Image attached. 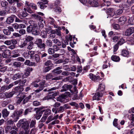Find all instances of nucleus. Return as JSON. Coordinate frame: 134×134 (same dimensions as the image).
Instances as JSON below:
<instances>
[{
    "mask_svg": "<svg viewBox=\"0 0 134 134\" xmlns=\"http://www.w3.org/2000/svg\"><path fill=\"white\" fill-rule=\"evenodd\" d=\"M33 37L30 36L26 35L25 37V40L27 42H30L32 40Z\"/></svg>",
    "mask_w": 134,
    "mask_h": 134,
    "instance_id": "obj_41",
    "label": "nucleus"
},
{
    "mask_svg": "<svg viewBox=\"0 0 134 134\" xmlns=\"http://www.w3.org/2000/svg\"><path fill=\"white\" fill-rule=\"evenodd\" d=\"M48 53L50 54H54L55 52L53 48H50L48 49Z\"/></svg>",
    "mask_w": 134,
    "mask_h": 134,
    "instance_id": "obj_48",
    "label": "nucleus"
},
{
    "mask_svg": "<svg viewBox=\"0 0 134 134\" xmlns=\"http://www.w3.org/2000/svg\"><path fill=\"white\" fill-rule=\"evenodd\" d=\"M99 2L100 0H89L88 2L91 6L97 7L99 5Z\"/></svg>",
    "mask_w": 134,
    "mask_h": 134,
    "instance_id": "obj_7",
    "label": "nucleus"
},
{
    "mask_svg": "<svg viewBox=\"0 0 134 134\" xmlns=\"http://www.w3.org/2000/svg\"><path fill=\"white\" fill-rule=\"evenodd\" d=\"M126 17L125 16H122L119 19V22L121 24H123L126 22Z\"/></svg>",
    "mask_w": 134,
    "mask_h": 134,
    "instance_id": "obj_18",
    "label": "nucleus"
},
{
    "mask_svg": "<svg viewBox=\"0 0 134 134\" xmlns=\"http://www.w3.org/2000/svg\"><path fill=\"white\" fill-rule=\"evenodd\" d=\"M42 115L41 112L39 111H36L35 114V118L37 120L40 119Z\"/></svg>",
    "mask_w": 134,
    "mask_h": 134,
    "instance_id": "obj_24",
    "label": "nucleus"
},
{
    "mask_svg": "<svg viewBox=\"0 0 134 134\" xmlns=\"http://www.w3.org/2000/svg\"><path fill=\"white\" fill-rule=\"evenodd\" d=\"M134 33V27H131L128 28L125 31V35L126 36H129Z\"/></svg>",
    "mask_w": 134,
    "mask_h": 134,
    "instance_id": "obj_9",
    "label": "nucleus"
},
{
    "mask_svg": "<svg viewBox=\"0 0 134 134\" xmlns=\"http://www.w3.org/2000/svg\"><path fill=\"white\" fill-rule=\"evenodd\" d=\"M7 47L5 45L1 46L0 47V50L4 52L7 50Z\"/></svg>",
    "mask_w": 134,
    "mask_h": 134,
    "instance_id": "obj_60",
    "label": "nucleus"
},
{
    "mask_svg": "<svg viewBox=\"0 0 134 134\" xmlns=\"http://www.w3.org/2000/svg\"><path fill=\"white\" fill-rule=\"evenodd\" d=\"M36 124V121L35 120H32L30 123V126L32 128Z\"/></svg>",
    "mask_w": 134,
    "mask_h": 134,
    "instance_id": "obj_56",
    "label": "nucleus"
},
{
    "mask_svg": "<svg viewBox=\"0 0 134 134\" xmlns=\"http://www.w3.org/2000/svg\"><path fill=\"white\" fill-rule=\"evenodd\" d=\"M22 74L21 72L16 74L13 75L12 77V79L13 80H15L17 79L20 78L21 77Z\"/></svg>",
    "mask_w": 134,
    "mask_h": 134,
    "instance_id": "obj_23",
    "label": "nucleus"
},
{
    "mask_svg": "<svg viewBox=\"0 0 134 134\" xmlns=\"http://www.w3.org/2000/svg\"><path fill=\"white\" fill-rule=\"evenodd\" d=\"M27 31L29 33L31 32L35 35H37L39 34V32L37 31V24H34L33 25H30L27 28Z\"/></svg>",
    "mask_w": 134,
    "mask_h": 134,
    "instance_id": "obj_3",
    "label": "nucleus"
},
{
    "mask_svg": "<svg viewBox=\"0 0 134 134\" xmlns=\"http://www.w3.org/2000/svg\"><path fill=\"white\" fill-rule=\"evenodd\" d=\"M53 77V75L51 73H49L47 74L46 77V79L47 80L51 79Z\"/></svg>",
    "mask_w": 134,
    "mask_h": 134,
    "instance_id": "obj_59",
    "label": "nucleus"
},
{
    "mask_svg": "<svg viewBox=\"0 0 134 134\" xmlns=\"http://www.w3.org/2000/svg\"><path fill=\"white\" fill-rule=\"evenodd\" d=\"M121 54L122 56L124 57H128L130 56L129 51L125 49H123L122 51Z\"/></svg>",
    "mask_w": 134,
    "mask_h": 134,
    "instance_id": "obj_19",
    "label": "nucleus"
},
{
    "mask_svg": "<svg viewBox=\"0 0 134 134\" xmlns=\"http://www.w3.org/2000/svg\"><path fill=\"white\" fill-rule=\"evenodd\" d=\"M23 109H20L18 111H14L12 115L11 116L12 118H14L16 116H18L21 115L23 113Z\"/></svg>",
    "mask_w": 134,
    "mask_h": 134,
    "instance_id": "obj_11",
    "label": "nucleus"
},
{
    "mask_svg": "<svg viewBox=\"0 0 134 134\" xmlns=\"http://www.w3.org/2000/svg\"><path fill=\"white\" fill-rule=\"evenodd\" d=\"M30 7H31L32 9L35 10H36L37 8V5L33 3H30Z\"/></svg>",
    "mask_w": 134,
    "mask_h": 134,
    "instance_id": "obj_50",
    "label": "nucleus"
},
{
    "mask_svg": "<svg viewBox=\"0 0 134 134\" xmlns=\"http://www.w3.org/2000/svg\"><path fill=\"white\" fill-rule=\"evenodd\" d=\"M32 109L30 108H27L25 111L24 115H26L28 113H29L30 112H31V110Z\"/></svg>",
    "mask_w": 134,
    "mask_h": 134,
    "instance_id": "obj_46",
    "label": "nucleus"
},
{
    "mask_svg": "<svg viewBox=\"0 0 134 134\" xmlns=\"http://www.w3.org/2000/svg\"><path fill=\"white\" fill-rule=\"evenodd\" d=\"M14 93L15 92H11L9 93L7 92H5L1 96L2 97H6L7 98H9L12 97Z\"/></svg>",
    "mask_w": 134,
    "mask_h": 134,
    "instance_id": "obj_13",
    "label": "nucleus"
},
{
    "mask_svg": "<svg viewBox=\"0 0 134 134\" xmlns=\"http://www.w3.org/2000/svg\"><path fill=\"white\" fill-rule=\"evenodd\" d=\"M13 86V84L12 83L10 84L8 86H3L1 87V89L3 90H8L11 88Z\"/></svg>",
    "mask_w": 134,
    "mask_h": 134,
    "instance_id": "obj_22",
    "label": "nucleus"
},
{
    "mask_svg": "<svg viewBox=\"0 0 134 134\" xmlns=\"http://www.w3.org/2000/svg\"><path fill=\"white\" fill-rule=\"evenodd\" d=\"M16 18V16L14 15H12L10 17L7 18L6 22L7 24H10L12 23L14 20V18Z\"/></svg>",
    "mask_w": 134,
    "mask_h": 134,
    "instance_id": "obj_15",
    "label": "nucleus"
},
{
    "mask_svg": "<svg viewBox=\"0 0 134 134\" xmlns=\"http://www.w3.org/2000/svg\"><path fill=\"white\" fill-rule=\"evenodd\" d=\"M42 40L41 39L37 38L35 41V43L37 45L39 49L43 50L44 49L46 45L44 43H42Z\"/></svg>",
    "mask_w": 134,
    "mask_h": 134,
    "instance_id": "obj_4",
    "label": "nucleus"
},
{
    "mask_svg": "<svg viewBox=\"0 0 134 134\" xmlns=\"http://www.w3.org/2000/svg\"><path fill=\"white\" fill-rule=\"evenodd\" d=\"M31 98V96L29 95L28 97L25 98L23 99V104H25V103L27 102Z\"/></svg>",
    "mask_w": 134,
    "mask_h": 134,
    "instance_id": "obj_34",
    "label": "nucleus"
},
{
    "mask_svg": "<svg viewBox=\"0 0 134 134\" xmlns=\"http://www.w3.org/2000/svg\"><path fill=\"white\" fill-rule=\"evenodd\" d=\"M0 2L2 6L3 7H5L8 5V2L4 0L1 1Z\"/></svg>",
    "mask_w": 134,
    "mask_h": 134,
    "instance_id": "obj_33",
    "label": "nucleus"
},
{
    "mask_svg": "<svg viewBox=\"0 0 134 134\" xmlns=\"http://www.w3.org/2000/svg\"><path fill=\"white\" fill-rule=\"evenodd\" d=\"M44 65L48 66H51L52 67L53 66V64L52 63L51 60H48L46 62L44 63Z\"/></svg>",
    "mask_w": 134,
    "mask_h": 134,
    "instance_id": "obj_32",
    "label": "nucleus"
},
{
    "mask_svg": "<svg viewBox=\"0 0 134 134\" xmlns=\"http://www.w3.org/2000/svg\"><path fill=\"white\" fill-rule=\"evenodd\" d=\"M29 121H25L23 125H22V127L24 129H27L29 126Z\"/></svg>",
    "mask_w": 134,
    "mask_h": 134,
    "instance_id": "obj_31",
    "label": "nucleus"
},
{
    "mask_svg": "<svg viewBox=\"0 0 134 134\" xmlns=\"http://www.w3.org/2000/svg\"><path fill=\"white\" fill-rule=\"evenodd\" d=\"M46 46L48 47H51L52 45V42L51 40H47L46 42Z\"/></svg>",
    "mask_w": 134,
    "mask_h": 134,
    "instance_id": "obj_30",
    "label": "nucleus"
},
{
    "mask_svg": "<svg viewBox=\"0 0 134 134\" xmlns=\"http://www.w3.org/2000/svg\"><path fill=\"white\" fill-rule=\"evenodd\" d=\"M123 12V10L122 9H119L117 10L116 11L115 15H119L121 14Z\"/></svg>",
    "mask_w": 134,
    "mask_h": 134,
    "instance_id": "obj_45",
    "label": "nucleus"
},
{
    "mask_svg": "<svg viewBox=\"0 0 134 134\" xmlns=\"http://www.w3.org/2000/svg\"><path fill=\"white\" fill-rule=\"evenodd\" d=\"M72 86L71 85H68L67 84H65L62 87V89L61 90V91L64 92L70 90L72 88Z\"/></svg>",
    "mask_w": 134,
    "mask_h": 134,
    "instance_id": "obj_14",
    "label": "nucleus"
},
{
    "mask_svg": "<svg viewBox=\"0 0 134 134\" xmlns=\"http://www.w3.org/2000/svg\"><path fill=\"white\" fill-rule=\"evenodd\" d=\"M27 44V43L25 41H22L21 42L20 44L18 46L20 48H23L26 46Z\"/></svg>",
    "mask_w": 134,
    "mask_h": 134,
    "instance_id": "obj_37",
    "label": "nucleus"
},
{
    "mask_svg": "<svg viewBox=\"0 0 134 134\" xmlns=\"http://www.w3.org/2000/svg\"><path fill=\"white\" fill-rule=\"evenodd\" d=\"M33 105L37 106L40 105V102L37 100L34 101L33 103Z\"/></svg>",
    "mask_w": 134,
    "mask_h": 134,
    "instance_id": "obj_61",
    "label": "nucleus"
},
{
    "mask_svg": "<svg viewBox=\"0 0 134 134\" xmlns=\"http://www.w3.org/2000/svg\"><path fill=\"white\" fill-rule=\"evenodd\" d=\"M35 51H29L28 52V54L30 55L31 58H33V55L35 54Z\"/></svg>",
    "mask_w": 134,
    "mask_h": 134,
    "instance_id": "obj_47",
    "label": "nucleus"
},
{
    "mask_svg": "<svg viewBox=\"0 0 134 134\" xmlns=\"http://www.w3.org/2000/svg\"><path fill=\"white\" fill-rule=\"evenodd\" d=\"M14 2H15L14 3H16L17 7H20L23 5V3L20 0H14Z\"/></svg>",
    "mask_w": 134,
    "mask_h": 134,
    "instance_id": "obj_29",
    "label": "nucleus"
},
{
    "mask_svg": "<svg viewBox=\"0 0 134 134\" xmlns=\"http://www.w3.org/2000/svg\"><path fill=\"white\" fill-rule=\"evenodd\" d=\"M2 114L3 116L4 117H5L8 115L9 112L7 111V109H5L2 110Z\"/></svg>",
    "mask_w": 134,
    "mask_h": 134,
    "instance_id": "obj_28",
    "label": "nucleus"
},
{
    "mask_svg": "<svg viewBox=\"0 0 134 134\" xmlns=\"http://www.w3.org/2000/svg\"><path fill=\"white\" fill-rule=\"evenodd\" d=\"M105 86L103 83L100 84L98 86V88L97 90V92L93 97V100H99L103 96V93L105 90Z\"/></svg>",
    "mask_w": 134,
    "mask_h": 134,
    "instance_id": "obj_2",
    "label": "nucleus"
},
{
    "mask_svg": "<svg viewBox=\"0 0 134 134\" xmlns=\"http://www.w3.org/2000/svg\"><path fill=\"white\" fill-rule=\"evenodd\" d=\"M65 108L64 107L61 106L58 108V113H61L63 112Z\"/></svg>",
    "mask_w": 134,
    "mask_h": 134,
    "instance_id": "obj_51",
    "label": "nucleus"
},
{
    "mask_svg": "<svg viewBox=\"0 0 134 134\" xmlns=\"http://www.w3.org/2000/svg\"><path fill=\"white\" fill-rule=\"evenodd\" d=\"M48 20L51 24L53 25L54 28H57V26L55 24V21L53 18L49 17L48 19Z\"/></svg>",
    "mask_w": 134,
    "mask_h": 134,
    "instance_id": "obj_21",
    "label": "nucleus"
},
{
    "mask_svg": "<svg viewBox=\"0 0 134 134\" xmlns=\"http://www.w3.org/2000/svg\"><path fill=\"white\" fill-rule=\"evenodd\" d=\"M26 96L25 95L21 93H20L16 96L17 99L16 100V103L17 104H20L22 100Z\"/></svg>",
    "mask_w": 134,
    "mask_h": 134,
    "instance_id": "obj_8",
    "label": "nucleus"
},
{
    "mask_svg": "<svg viewBox=\"0 0 134 134\" xmlns=\"http://www.w3.org/2000/svg\"><path fill=\"white\" fill-rule=\"evenodd\" d=\"M113 28L116 30H118L120 28L119 25L117 24H114L113 26Z\"/></svg>",
    "mask_w": 134,
    "mask_h": 134,
    "instance_id": "obj_63",
    "label": "nucleus"
},
{
    "mask_svg": "<svg viewBox=\"0 0 134 134\" xmlns=\"http://www.w3.org/2000/svg\"><path fill=\"white\" fill-rule=\"evenodd\" d=\"M124 42L125 41L124 39L123 38H121L117 43L120 46L122 45Z\"/></svg>",
    "mask_w": 134,
    "mask_h": 134,
    "instance_id": "obj_58",
    "label": "nucleus"
},
{
    "mask_svg": "<svg viewBox=\"0 0 134 134\" xmlns=\"http://www.w3.org/2000/svg\"><path fill=\"white\" fill-rule=\"evenodd\" d=\"M31 16L33 17L35 19L38 20L40 21H43V20L42 18L40 16L35 14H31Z\"/></svg>",
    "mask_w": 134,
    "mask_h": 134,
    "instance_id": "obj_26",
    "label": "nucleus"
},
{
    "mask_svg": "<svg viewBox=\"0 0 134 134\" xmlns=\"http://www.w3.org/2000/svg\"><path fill=\"white\" fill-rule=\"evenodd\" d=\"M126 2L129 5H130L134 3V0H126Z\"/></svg>",
    "mask_w": 134,
    "mask_h": 134,
    "instance_id": "obj_64",
    "label": "nucleus"
},
{
    "mask_svg": "<svg viewBox=\"0 0 134 134\" xmlns=\"http://www.w3.org/2000/svg\"><path fill=\"white\" fill-rule=\"evenodd\" d=\"M57 29H56L55 31L56 34L59 36H60L61 35V32L60 30H61V28L59 26L57 27Z\"/></svg>",
    "mask_w": 134,
    "mask_h": 134,
    "instance_id": "obj_35",
    "label": "nucleus"
},
{
    "mask_svg": "<svg viewBox=\"0 0 134 134\" xmlns=\"http://www.w3.org/2000/svg\"><path fill=\"white\" fill-rule=\"evenodd\" d=\"M129 24L131 25H134V17H132L128 20Z\"/></svg>",
    "mask_w": 134,
    "mask_h": 134,
    "instance_id": "obj_42",
    "label": "nucleus"
},
{
    "mask_svg": "<svg viewBox=\"0 0 134 134\" xmlns=\"http://www.w3.org/2000/svg\"><path fill=\"white\" fill-rule=\"evenodd\" d=\"M58 93L57 92L52 91L47 96L43 98V100H48L55 98V97L58 94Z\"/></svg>",
    "mask_w": 134,
    "mask_h": 134,
    "instance_id": "obj_5",
    "label": "nucleus"
},
{
    "mask_svg": "<svg viewBox=\"0 0 134 134\" xmlns=\"http://www.w3.org/2000/svg\"><path fill=\"white\" fill-rule=\"evenodd\" d=\"M59 53L58 54L60 56L64 55L65 52L64 49H60L59 50Z\"/></svg>",
    "mask_w": 134,
    "mask_h": 134,
    "instance_id": "obj_57",
    "label": "nucleus"
},
{
    "mask_svg": "<svg viewBox=\"0 0 134 134\" xmlns=\"http://www.w3.org/2000/svg\"><path fill=\"white\" fill-rule=\"evenodd\" d=\"M21 36V35L18 33H14L12 34V37L13 38H15L20 37Z\"/></svg>",
    "mask_w": 134,
    "mask_h": 134,
    "instance_id": "obj_38",
    "label": "nucleus"
},
{
    "mask_svg": "<svg viewBox=\"0 0 134 134\" xmlns=\"http://www.w3.org/2000/svg\"><path fill=\"white\" fill-rule=\"evenodd\" d=\"M120 36H115L113 38V41L114 42H116L120 38Z\"/></svg>",
    "mask_w": 134,
    "mask_h": 134,
    "instance_id": "obj_52",
    "label": "nucleus"
},
{
    "mask_svg": "<svg viewBox=\"0 0 134 134\" xmlns=\"http://www.w3.org/2000/svg\"><path fill=\"white\" fill-rule=\"evenodd\" d=\"M128 118L129 120L132 121H134V115L133 114H131L130 115L128 116Z\"/></svg>",
    "mask_w": 134,
    "mask_h": 134,
    "instance_id": "obj_55",
    "label": "nucleus"
},
{
    "mask_svg": "<svg viewBox=\"0 0 134 134\" xmlns=\"http://www.w3.org/2000/svg\"><path fill=\"white\" fill-rule=\"evenodd\" d=\"M3 32L5 35H9L11 33L10 32L8 29H4Z\"/></svg>",
    "mask_w": 134,
    "mask_h": 134,
    "instance_id": "obj_44",
    "label": "nucleus"
},
{
    "mask_svg": "<svg viewBox=\"0 0 134 134\" xmlns=\"http://www.w3.org/2000/svg\"><path fill=\"white\" fill-rule=\"evenodd\" d=\"M117 121L118 119H115L113 122V125L114 126L117 127L119 129H120V128H118V124L117 123Z\"/></svg>",
    "mask_w": 134,
    "mask_h": 134,
    "instance_id": "obj_53",
    "label": "nucleus"
},
{
    "mask_svg": "<svg viewBox=\"0 0 134 134\" xmlns=\"http://www.w3.org/2000/svg\"><path fill=\"white\" fill-rule=\"evenodd\" d=\"M102 2L100 4L101 7L102 8V10H106V13L110 17L113 16L115 14L114 9L113 8L107 9V7L109 6L111 3L110 1H106L105 0H102Z\"/></svg>",
    "mask_w": 134,
    "mask_h": 134,
    "instance_id": "obj_1",
    "label": "nucleus"
},
{
    "mask_svg": "<svg viewBox=\"0 0 134 134\" xmlns=\"http://www.w3.org/2000/svg\"><path fill=\"white\" fill-rule=\"evenodd\" d=\"M111 58L112 60L115 62H119L120 60V57L115 55H113L111 56Z\"/></svg>",
    "mask_w": 134,
    "mask_h": 134,
    "instance_id": "obj_25",
    "label": "nucleus"
},
{
    "mask_svg": "<svg viewBox=\"0 0 134 134\" xmlns=\"http://www.w3.org/2000/svg\"><path fill=\"white\" fill-rule=\"evenodd\" d=\"M34 43L32 42H31L29 43V44L27 47V48L29 50H31L33 47Z\"/></svg>",
    "mask_w": 134,
    "mask_h": 134,
    "instance_id": "obj_49",
    "label": "nucleus"
},
{
    "mask_svg": "<svg viewBox=\"0 0 134 134\" xmlns=\"http://www.w3.org/2000/svg\"><path fill=\"white\" fill-rule=\"evenodd\" d=\"M88 76L92 80L94 81L98 82L102 80L99 76H96L92 73L90 74Z\"/></svg>",
    "mask_w": 134,
    "mask_h": 134,
    "instance_id": "obj_6",
    "label": "nucleus"
},
{
    "mask_svg": "<svg viewBox=\"0 0 134 134\" xmlns=\"http://www.w3.org/2000/svg\"><path fill=\"white\" fill-rule=\"evenodd\" d=\"M62 68L61 67H58L55 69L53 70L52 71L54 72V74H59L62 72V71L61 70H60Z\"/></svg>",
    "mask_w": 134,
    "mask_h": 134,
    "instance_id": "obj_20",
    "label": "nucleus"
},
{
    "mask_svg": "<svg viewBox=\"0 0 134 134\" xmlns=\"http://www.w3.org/2000/svg\"><path fill=\"white\" fill-rule=\"evenodd\" d=\"M66 98L65 96L62 94L57 98V101L64 103L66 102Z\"/></svg>",
    "mask_w": 134,
    "mask_h": 134,
    "instance_id": "obj_16",
    "label": "nucleus"
},
{
    "mask_svg": "<svg viewBox=\"0 0 134 134\" xmlns=\"http://www.w3.org/2000/svg\"><path fill=\"white\" fill-rule=\"evenodd\" d=\"M11 53L10 51L7 49L2 53V56L3 57L5 58L10 56Z\"/></svg>",
    "mask_w": 134,
    "mask_h": 134,
    "instance_id": "obj_17",
    "label": "nucleus"
},
{
    "mask_svg": "<svg viewBox=\"0 0 134 134\" xmlns=\"http://www.w3.org/2000/svg\"><path fill=\"white\" fill-rule=\"evenodd\" d=\"M41 35L42 37L44 38H45L47 37V33L46 31H42L41 32Z\"/></svg>",
    "mask_w": 134,
    "mask_h": 134,
    "instance_id": "obj_39",
    "label": "nucleus"
},
{
    "mask_svg": "<svg viewBox=\"0 0 134 134\" xmlns=\"http://www.w3.org/2000/svg\"><path fill=\"white\" fill-rule=\"evenodd\" d=\"M21 65V63L19 62H15L13 63V65L15 68L20 67Z\"/></svg>",
    "mask_w": 134,
    "mask_h": 134,
    "instance_id": "obj_43",
    "label": "nucleus"
},
{
    "mask_svg": "<svg viewBox=\"0 0 134 134\" xmlns=\"http://www.w3.org/2000/svg\"><path fill=\"white\" fill-rule=\"evenodd\" d=\"M51 111L49 109H47L44 110V115L45 116H47V117L51 113Z\"/></svg>",
    "mask_w": 134,
    "mask_h": 134,
    "instance_id": "obj_40",
    "label": "nucleus"
},
{
    "mask_svg": "<svg viewBox=\"0 0 134 134\" xmlns=\"http://www.w3.org/2000/svg\"><path fill=\"white\" fill-rule=\"evenodd\" d=\"M27 15V14L26 12H23L21 14H20L19 15V17L21 19L26 16Z\"/></svg>",
    "mask_w": 134,
    "mask_h": 134,
    "instance_id": "obj_36",
    "label": "nucleus"
},
{
    "mask_svg": "<svg viewBox=\"0 0 134 134\" xmlns=\"http://www.w3.org/2000/svg\"><path fill=\"white\" fill-rule=\"evenodd\" d=\"M51 69V66H47L45 67L43 69V72H47L49 71Z\"/></svg>",
    "mask_w": 134,
    "mask_h": 134,
    "instance_id": "obj_54",
    "label": "nucleus"
},
{
    "mask_svg": "<svg viewBox=\"0 0 134 134\" xmlns=\"http://www.w3.org/2000/svg\"><path fill=\"white\" fill-rule=\"evenodd\" d=\"M45 82L46 81L44 80H42L40 82V87L38 89L36 90L35 92L36 93H38L42 90L45 87L44 85Z\"/></svg>",
    "mask_w": 134,
    "mask_h": 134,
    "instance_id": "obj_10",
    "label": "nucleus"
},
{
    "mask_svg": "<svg viewBox=\"0 0 134 134\" xmlns=\"http://www.w3.org/2000/svg\"><path fill=\"white\" fill-rule=\"evenodd\" d=\"M48 3V2L47 0H44L43 2H39L37 4L40 5V8L41 9H44L47 7V5L45 4H47Z\"/></svg>",
    "mask_w": 134,
    "mask_h": 134,
    "instance_id": "obj_12",
    "label": "nucleus"
},
{
    "mask_svg": "<svg viewBox=\"0 0 134 134\" xmlns=\"http://www.w3.org/2000/svg\"><path fill=\"white\" fill-rule=\"evenodd\" d=\"M53 47L54 52L58 51L60 49L59 47H58L55 44H54L53 46Z\"/></svg>",
    "mask_w": 134,
    "mask_h": 134,
    "instance_id": "obj_62",
    "label": "nucleus"
},
{
    "mask_svg": "<svg viewBox=\"0 0 134 134\" xmlns=\"http://www.w3.org/2000/svg\"><path fill=\"white\" fill-rule=\"evenodd\" d=\"M24 90V88L20 86H17L15 87L14 90L16 92H20L23 91Z\"/></svg>",
    "mask_w": 134,
    "mask_h": 134,
    "instance_id": "obj_27",
    "label": "nucleus"
}]
</instances>
